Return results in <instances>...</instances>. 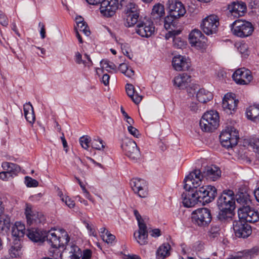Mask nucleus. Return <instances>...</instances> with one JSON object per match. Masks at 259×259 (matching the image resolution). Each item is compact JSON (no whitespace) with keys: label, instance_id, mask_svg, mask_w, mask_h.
<instances>
[{"label":"nucleus","instance_id":"6ab92c4d","mask_svg":"<svg viewBox=\"0 0 259 259\" xmlns=\"http://www.w3.org/2000/svg\"><path fill=\"white\" fill-rule=\"evenodd\" d=\"M233 230L235 236L239 238H247L252 232L250 226L240 220L234 222Z\"/></svg>","mask_w":259,"mask_h":259},{"label":"nucleus","instance_id":"5701e85b","mask_svg":"<svg viewBox=\"0 0 259 259\" xmlns=\"http://www.w3.org/2000/svg\"><path fill=\"white\" fill-rule=\"evenodd\" d=\"M228 9L235 17L243 16L247 10L246 4L242 2H233L228 5Z\"/></svg>","mask_w":259,"mask_h":259},{"label":"nucleus","instance_id":"9b49d317","mask_svg":"<svg viewBox=\"0 0 259 259\" xmlns=\"http://www.w3.org/2000/svg\"><path fill=\"white\" fill-rule=\"evenodd\" d=\"M119 1L121 7L124 6L125 0H104L100 6L101 13L107 17L112 16L119 8Z\"/></svg>","mask_w":259,"mask_h":259},{"label":"nucleus","instance_id":"4d7b16f0","mask_svg":"<svg viewBox=\"0 0 259 259\" xmlns=\"http://www.w3.org/2000/svg\"><path fill=\"white\" fill-rule=\"evenodd\" d=\"M121 112L124 116V119L126 120V121L130 124L132 125L134 123V120L130 117L127 113L124 111L123 108L121 107L120 108Z\"/></svg>","mask_w":259,"mask_h":259},{"label":"nucleus","instance_id":"052dcab7","mask_svg":"<svg viewBox=\"0 0 259 259\" xmlns=\"http://www.w3.org/2000/svg\"><path fill=\"white\" fill-rule=\"evenodd\" d=\"M84 224L85 225L86 228L88 230V231L89 232L90 235H92V236H93L94 237H96L97 236V233H96L95 229H94L91 226V225H90L88 222H84Z\"/></svg>","mask_w":259,"mask_h":259},{"label":"nucleus","instance_id":"c9c22d12","mask_svg":"<svg viewBox=\"0 0 259 259\" xmlns=\"http://www.w3.org/2000/svg\"><path fill=\"white\" fill-rule=\"evenodd\" d=\"M196 98L199 102L206 103L212 99L213 95L211 92L204 89H200L197 92Z\"/></svg>","mask_w":259,"mask_h":259},{"label":"nucleus","instance_id":"a18cd8bd","mask_svg":"<svg viewBox=\"0 0 259 259\" xmlns=\"http://www.w3.org/2000/svg\"><path fill=\"white\" fill-rule=\"evenodd\" d=\"M92 140L88 136H83L79 138V143L81 147L86 150L89 148V144H91Z\"/></svg>","mask_w":259,"mask_h":259},{"label":"nucleus","instance_id":"a211bd4d","mask_svg":"<svg viewBox=\"0 0 259 259\" xmlns=\"http://www.w3.org/2000/svg\"><path fill=\"white\" fill-rule=\"evenodd\" d=\"M131 186L134 192L141 198H145L148 195L147 182L142 179L134 178L131 181Z\"/></svg>","mask_w":259,"mask_h":259},{"label":"nucleus","instance_id":"5fc2aeb1","mask_svg":"<svg viewBox=\"0 0 259 259\" xmlns=\"http://www.w3.org/2000/svg\"><path fill=\"white\" fill-rule=\"evenodd\" d=\"M103 240L108 243H112L115 239V236L111 233L108 231H107L105 235H102Z\"/></svg>","mask_w":259,"mask_h":259},{"label":"nucleus","instance_id":"ea45409f","mask_svg":"<svg viewBox=\"0 0 259 259\" xmlns=\"http://www.w3.org/2000/svg\"><path fill=\"white\" fill-rule=\"evenodd\" d=\"M126 14V26L131 27L134 26L136 24H138V18L139 17V13H129Z\"/></svg>","mask_w":259,"mask_h":259},{"label":"nucleus","instance_id":"37998d69","mask_svg":"<svg viewBox=\"0 0 259 259\" xmlns=\"http://www.w3.org/2000/svg\"><path fill=\"white\" fill-rule=\"evenodd\" d=\"M91 146L93 148L97 150H103L105 145L103 141L99 137H97L92 140Z\"/></svg>","mask_w":259,"mask_h":259},{"label":"nucleus","instance_id":"e2e57ef3","mask_svg":"<svg viewBox=\"0 0 259 259\" xmlns=\"http://www.w3.org/2000/svg\"><path fill=\"white\" fill-rule=\"evenodd\" d=\"M150 235L153 237H158L161 235V231L159 229H154L149 231Z\"/></svg>","mask_w":259,"mask_h":259},{"label":"nucleus","instance_id":"b1692460","mask_svg":"<svg viewBox=\"0 0 259 259\" xmlns=\"http://www.w3.org/2000/svg\"><path fill=\"white\" fill-rule=\"evenodd\" d=\"M172 65L177 71L188 70L190 67V62L185 57L181 55H176L174 57Z\"/></svg>","mask_w":259,"mask_h":259},{"label":"nucleus","instance_id":"13d9d810","mask_svg":"<svg viewBox=\"0 0 259 259\" xmlns=\"http://www.w3.org/2000/svg\"><path fill=\"white\" fill-rule=\"evenodd\" d=\"M92 255V252L90 249H86L81 251V259H90Z\"/></svg>","mask_w":259,"mask_h":259},{"label":"nucleus","instance_id":"58836bf2","mask_svg":"<svg viewBox=\"0 0 259 259\" xmlns=\"http://www.w3.org/2000/svg\"><path fill=\"white\" fill-rule=\"evenodd\" d=\"M164 14L163 5L158 3L153 6L151 15L153 19H157L163 17Z\"/></svg>","mask_w":259,"mask_h":259},{"label":"nucleus","instance_id":"f704fd0d","mask_svg":"<svg viewBox=\"0 0 259 259\" xmlns=\"http://www.w3.org/2000/svg\"><path fill=\"white\" fill-rule=\"evenodd\" d=\"M247 118L252 121H256L259 120V105L250 106L246 111Z\"/></svg>","mask_w":259,"mask_h":259},{"label":"nucleus","instance_id":"c03bdc74","mask_svg":"<svg viewBox=\"0 0 259 259\" xmlns=\"http://www.w3.org/2000/svg\"><path fill=\"white\" fill-rule=\"evenodd\" d=\"M0 226L3 230L6 229H9L10 226V218L8 216L4 215L3 213L0 216Z\"/></svg>","mask_w":259,"mask_h":259},{"label":"nucleus","instance_id":"f03ea898","mask_svg":"<svg viewBox=\"0 0 259 259\" xmlns=\"http://www.w3.org/2000/svg\"><path fill=\"white\" fill-rule=\"evenodd\" d=\"M48 243L54 248H58L63 247L67 244L70 240V237L66 232L63 231L58 234L55 230H51L47 232H45V239Z\"/></svg>","mask_w":259,"mask_h":259},{"label":"nucleus","instance_id":"473e14b6","mask_svg":"<svg viewBox=\"0 0 259 259\" xmlns=\"http://www.w3.org/2000/svg\"><path fill=\"white\" fill-rule=\"evenodd\" d=\"M2 166L8 173L9 177H13L20 171V167L17 164L9 162H3Z\"/></svg>","mask_w":259,"mask_h":259},{"label":"nucleus","instance_id":"393cba45","mask_svg":"<svg viewBox=\"0 0 259 259\" xmlns=\"http://www.w3.org/2000/svg\"><path fill=\"white\" fill-rule=\"evenodd\" d=\"M238 103V100L227 94L223 100L222 107L227 113L231 114L237 109Z\"/></svg>","mask_w":259,"mask_h":259},{"label":"nucleus","instance_id":"bb28decb","mask_svg":"<svg viewBox=\"0 0 259 259\" xmlns=\"http://www.w3.org/2000/svg\"><path fill=\"white\" fill-rule=\"evenodd\" d=\"M191 81L190 75L186 73H182L175 77L174 84L180 89H184L190 86Z\"/></svg>","mask_w":259,"mask_h":259},{"label":"nucleus","instance_id":"0e129e2a","mask_svg":"<svg viewBox=\"0 0 259 259\" xmlns=\"http://www.w3.org/2000/svg\"><path fill=\"white\" fill-rule=\"evenodd\" d=\"M38 26L40 27V34L42 39H44L46 37V29L45 25L39 22L38 24Z\"/></svg>","mask_w":259,"mask_h":259},{"label":"nucleus","instance_id":"3c124183","mask_svg":"<svg viewBox=\"0 0 259 259\" xmlns=\"http://www.w3.org/2000/svg\"><path fill=\"white\" fill-rule=\"evenodd\" d=\"M77 27L80 31H82L85 35L89 36L91 34V32L86 22L81 24H78Z\"/></svg>","mask_w":259,"mask_h":259},{"label":"nucleus","instance_id":"6e6552de","mask_svg":"<svg viewBox=\"0 0 259 259\" xmlns=\"http://www.w3.org/2000/svg\"><path fill=\"white\" fill-rule=\"evenodd\" d=\"M217 205L219 209L234 210L235 199L233 191L230 190L224 191L218 199Z\"/></svg>","mask_w":259,"mask_h":259},{"label":"nucleus","instance_id":"c85d7f7f","mask_svg":"<svg viewBox=\"0 0 259 259\" xmlns=\"http://www.w3.org/2000/svg\"><path fill=\"white\" fill-rule=\"evenodd\" d=\"M217 219L221 223H227L232 221L234 215V210L231 209H219Z\"/></svg>","mask_w":259,"mask_h":259},{"label":"nucleus","instance_id":"1a4fd4ad","mask_svg":"<svg viewBox=\"0 0 259 259\" xmlns=\"http://www.w3.org/2000/svg\"><path fill=\"white\" fill-rule=\"evenodd\" d=\"M238 214L239 220L246 223H254L259 220V212L249 206L239 208Z\"/></svg>","mask_w":259,"mask_h":259},{"label":"nucleus","instance_id":"20e7f679","mask_svg":"<svg viewBox=\"0 0 259 259\" xmlns=\"http://www.w3.org/2000/svg\"><path fill=\"white\" fill-rule=\"evenodd\" d=\"M198 202L203 204L212 201L217 194V189L213 186H203L194 190Z\"/></svg>","mask_w":259,"mask_h":259},{"label":"nucleus","instance_id":"423d86ee","mask_svg":"<svg viewBox=\"0 0 259 259\" xmlns=\"http://www.w3.org/2000/svg\"><path fill=\"white\" fill-rule=\"evenodd\" d=\"M192 221L201 227H207L211 221L210 210L206 208H198L192 213Z\"/></svg>","mask_w":259,"mask_h":259},{"label":"nucleus","instance_id":"49530a36","mask_svg":"<svg viewBox=\"0 0 259 259\" xmlns=\"http://www.w3.org/2000/svg\"><path fill=\"white\" fill-rule=\"evenodd\" d=\"M127 0H125V3L127 2ZM126 3L125 4V6L126 8L125 9V12L126 14L129 13H134L139 12L138 10V6L134 3H129L127 5H126Z\"/></svg>","mask_w":259,"mask_h":259},{"label":"nucleus","instance_id":"0eeeda50","mask_svg":"<svg viewBox=\"0 0 259 259\" xmlns=\"http://www.w3.org/2000/svg\"><path fill=\"white\" fill-rule=\"evenodd\" d=\"M134 214L138 221L139 227L138 235L136 236V233H135L134 237L140 245H145L148 243V232L147 227L137 210L135 209L134 210Z\"/></svg>","mask_w":259,"mask_h":259},{"label":"nucleus","instance_id":"7c9ffc66","mask_svg":"<svg viewBox=\"0 0 259 259\" xmlns=\"http://www.w3.org/2000/svg\"><path fill=\"white\" fill-rule=\"evenodd\" d=\"M25 227L24 224L20 222H16L12 228V235L15 239H19L25 234Z\"/></svg>","mask_w":259,"mask_h":259},{"label":"nucleus","instance_id":"603ef678","mask_svg":"<svg viewBox=\"0 0 259 259\" xmlns=\"http://www.w3.org/2000/svg\"><path fill=\"white\" fill-rule=\"evenodd\" d=\"M258 249L257 248H253L250 250H245L243 251L244 256L246 257L251 258L255 255L257 254Z\"/></svg>","mask_w":259,"mask_h":259},{"label":"nucleus","instance_id":"412c9836","mask_svg":"<svg viewBox=\"0 0 259 259\" xmlns=\"http://www.w3.org/2000/svg\"><path fill=\"white\" fill-rule=\"evenodd\" d=\"M81 256V250L76 245H67L60 254L61 259H79Z\"/></svg>","mask_w":259,"mask_h":259},{"label":"nucleus","instance_id":"c756f323","mask_svg":"<svg viewBox=\"0 0 259 259\" xmlns=\"http://www.w3.org/2000/svg\"><path fill=\"white\" fill-rule=\"evenodd\" d=\"M181 32V31L180 30H171L165 35V38L166 39H168L170 37H172L174 45L177 48H181L185 45V42L182 40L180 37L177 36Z\"/></svg>","mask_w":259,"mask_h":259},{"label":"nucleus","instance_id":"dca6fc26","mask_svg":"<svg viewBox=\"0 0 259 259\" xmlns=\"http://www.w3.org/2000/svg\"><path fill=\"white\" fill-rule=\"evenodd\" d=\"M25 214L27 224L29 225L43 223L46 220L41 212L33 210L31 205L28 204L26 205Z\"/></svg>","mask_w":259,"mask_h":259},{"label":"nucleus","instance_id":"cd10ccee","mask_svg":"<svg viewBox=\"0 0 259 259\" xmlns=\"http://www.w3.org/2000/svg\"><path fill=\"white\" fill-rule=\"evenodd\" d=\"M26 235L33 242L44 241L45 240V232L38 229H28Z\"/></svg>","mask_w":259,"mask_h":259},{"label":"nucleus","instance_id":"72a5a7b5","mask_svg":"<svg viewBox=\"0 0 259 259\" xmlns=\"http://www.w3.org/2000/svg\"><path fill=\"white\" fill-rule=\"evenodd\" d=\"M23 110L24 116L27 121L30 123H34L35 117L33 107L30 102L27 103L24 105Z\"/></svg>","mask_w":259,"mask_h":259},{"label":"nucleus","instance_id":"774afa93","mask_svg":"<svg viewBox=\"0 0 259 259\" xmlns=\"http://www.w3.org/2000/svg\"><path fill=\"white\" fill-rule=\"evenodd\" d=\"M243 257H245L243 252H238L237 254L231 256L232 259H242Z\"/></svg>","mask_w":259,"mask_h":259},{"label":"nucleus","instance_id":"2f4dec72","mask_svg":"<svg viewBox=\"0 0 259 259\" xmlns=\"http://www.w3.org/2000/svg\"><path fill=\"white\" fill-rule=\"evenodd\" d=\"M125 90L128 96L136 104H138L140 103L142 99V96H140L135 91L133 84L127 83L125 86Z\"/></svg>","mask_w":259,"mask_h":259},{"label":"nucleus","instance_id":"2eb2a0df","mask_svg":"<svg viewBox=\"0 0 259 259\" xmlns=\"http://www.w3.org/2000/svg\"><path fill=\"white\" fill-rule=\"evenodd\" d=\"M155 27L153 22L148 19H144L138 22L136 32L142 37H149L154 34Z\"/></svg>","mask_w":259,"mask_h":259},{"label":"nucleus","instance_id":"aec40b11","mask_svg":"<svg viewBox=\"0 0 259 259\" xmlns=\"http://www.w3.org/2000/svg\"><path fill=\"white\" fill-rule=\"evenodd\" d=\"M169 5V13L170 16L175 18H179L183 16L186 13V10L183 4L178 1L174 0H169L168 1Z\"/></svg>","mask_w":259,"mask_h":259},{"label":"nucleus","instance_id":"a19ab883","mask_svg":"<svg viewBox=\"0 0 259 259\" xmlns=\"http://www.w3.org/2000/svg\"><path fill=\"white\" fill-rule=\"evenodd\" d=\"M249 146L255 153L256 160L259 161V138H251L249 141Z\"/></svg>","mask_w":259,"mask_h":259},{"label":"nucleus","instance_id":"de8ad7c7","mask_svg":"<svg viewBox=\"0 0 259 259\" xmlns=\"http://www.w3.org/2000/svg\"><path fill=\"white\" fill-rule=\"evenodd\" d=\"M177 18H174L172 16H167L164 19V27L166 29H169L171 28V26H174L175 22L174 20Z\"/></svg>","mask_w":259,"mask_h":259},{"label":"nucleus","instance_id":"f3484780","mask_svg":"<svg viewBox=\"0 0 259 259\" xmlns=\"http://www.w3.org/2000/svg\"><path fill=\"white\" fill-rule=\"evenodd\" d=\"M232 78L238 84H248L253 77L251 71L245 68H239L235 71L232 75Z\"/></svg>","mask_w":259,"mask_h":259},{"label":"nucleus","instance_id":"8fccbe9b","mask_svg":"<svg viewBox=\"0 0 259 259\" xmlns=\"http://www.w3.org/2000/svg\"><path fill=\"white\" fill-rule=\"evenodd\" d=\"M19 246H12L9 250V254L12 258L17 257L20 256L21 250Z\"/></svg>","mask_w":259,"mask_h":259},{"label":"nucleus","instance_id":"f257e3e1","mask_svg":"<svg viewBox=\"0 0 259 259\" xmlns=\"http://www.w3.org/2000/svg\"><path fill=\"white\" fill-rule=\"evenodd\" d=\"M220 118L218 112L210 110L205 112L200 121V126L206 132H212L219 125Z\"/></svg>","mask_w":259,"mask_h":259},{"label":"nucleus","instance_id":"4468645a","mask_svg":"<svg viewBox=\"0 0 259 259\" xmlns=\"http://www.w3.org/2000/svg\"><path fill=\"white\" fill-rule=\"evenodd\" d=\"M121 147L124 154L133 160H137L140 156L137 144L131 139H125L122 141Z\"/></svg>","mask_w":259,"mask_h":259},{"label":"nucleus","instance_id":"79ce46f5","mask_svg":"<svg viewBox=\"0 0 259 259\" xmlns=\"http://www.w3.org/2000/svg\"><path fill=\"white\" fill-rule=\"evenodd\" d=\"M100 64L102 67L106 71L110 72V70H112L114 72H116V66L113 62L107 59H103L101 61Z\"/></svg>","mask_w":259,"mask_h":259},{"label":"nucleus","instance_id":"680f3d73","mask_svg":"<svg viewBox=\"0 0 259 259\" xmlns=\"http://www.w3.org/2000/svg\"><path fill=\"white\" fill-rule=\"evenodd\" d=\"M189 88H187V92L189 96L190 97H193L194 95L197 92L196 91L197 89V87H195V85H194L193 87H189Z\"/></svg>","mask_w":259,"mask_h":259},{"label":"nucleus","instance_id":"a878e982","mask_svg":"<svg viewBox=\"0 0 259 259\" xmlns=\"http://www.w3.org/2000/svg\"><path fill=\"white\" fill-rule=\"evenodd\" d=\"M182 202L186 207H191L194 206L198 203V199L194 192V190H186L182 194Z\"/></svg>","mask_w":259,"mask_h":259},{"label":"nucleus","instance_id":"7ed1b4c3","mask_svg":"<svg viewBox=\"0 0 259 259\" xmlns=\"http://www.w3.org/2000/svg\"><path fill=\"white\" fill-rule=\"evenodd\" d=\"M238 131L233 126H227L220 135L222 145L227 148L236 146L239 139Z\"/></svg>","mask_w":259,"mask_h":259},{"label":"nucleus","instance_id":"ddd939ff","mask_svg":"<svg viewBox=\"0 0 259 259\" xmlns=\"http://www.w3.org/2000/svg\"><path fill=\"white\" fill-rule=\"evenodd\" d=\"M202 179L203 178L201 177V171L199 169L194 170L184 179V189L186 190H195L201 185Z\"/></svg>","mask_w":259,"mask_h":259},{"label":"nucleus","instance_id":"9d476101","mask_svg":"<svg viewBox=\"0 0 259 259\" xmlns=\"http://www.w3.org/2000/svg\"><path fill=\"white\" fill-rule=\"evenodd\" d=\"M189 39L191 46L201 52H204L207 48V38L198 29L193 30L189 34Z\"/></svg>","mask_w":259,"mask_h":259},{"label":"nucleus","instance_id":"bf43d9fd","mask_svg":"<svg viewBox=\"0 0 259 259\" xmlns=\"http://www.w3.org/2000/svg\"><path fill=\"white\" fill-rule=\"evenodd\" d=\"M127 130L128 132L132 135H133L135 137L138 138V136L139 135V132L136 128L132 126V125H130L127 127Z\"/></svg>","mask_w":259,"mask_h":259},{"label":"nucleus","instance_id":"39448f33","mask_svg":"<svg viewBox=\"0 0 259 259\" xmlns=\"http://www.w3.org/2000/svg\"><path fill=\"white\" fill-rule=\"evenodd\" d=\"M231 28L234 35L242 38L250 35L254 29L250 22L242 20L235 21L231 24Z\"/></svg>","mask_w":259,"mask_h":259},{"label":"nucleus","instance_id":"6e6d98bb","mask_svg":"<svg viewBox=\"0 0 259 259\" xmlns=\"http://www.w3.org/2000/svg\"><path fill=\"white\" fill-rule=\"evenodd\" d=\"M62 201L65 202L66 205L68 206V207H69L70 208H73L75 206L74 201L67 196L65 197H62Z\"/></svg>","mask_w":259,"mask_h":259},{"label":"nucleus","instance_id":"4c0bfd02","mask_svg":"<svg viewBox=\"0 0 259 259\" xmlns=\"http://www.w3.org/2000/svg\"><path fill=\"white\" fill-rule=\"evenodd\" d=\"M74 60L77 64H82L84 66L88 67H90L93 65V63L90 56L87 54H84L83 59L81 54L78 52H76L74 56Z\"/></svg>","mask_w":259,"mask_h":259},{"label":"nucleus","instance_id":"e433bc0d","mask_svg":"<svg viewBox=\"0 0 259 259\" xmlns=\"http://www.w3.org/2000/svg\"><path fill=\"white\" fill-rule=\"evenodd\" d=\"M170 246L168 243H163L157 249L156 253L157 259H164L170 255Z\"/></svg>","mask_w":259,"mask_h":259},{"label":"nucleus","instance_id":"69168bd1","mask_svg":"<svg viewBox=\"0 0 259 259\" xmlns=\"http://www.w3.org/2000/svg\"><path fill=\"white\" fill-rule=\"evenodd\" d=\"M128 67L126 64L121 63L119 65V70L122 73L124 74L126 72V71Z\"/></svg>","mask_w":259,"mask_h":259},{"label":"nucleus","instance_id":"338daca9","mask_svg":"<svg viewBox=\"0 0 259 259\" xmlns=\"http://www.w3.org/2000/svg\"><path fill=\"white\" fill-rule=\"evenodd\" d=\"M110 79V76L108 74H104L102 77V82L105 85H107L109 84Z\"/></svg>","mask_w":259,"mask_h":259},{"label":"nucleus","instance_id":"f8f14e48","mask_svg":"<svg viewBox=\"0 0 259 259\" xmlns=\"http://www.w3.org/2000/svg\"><path fill=\"white\" fill-rule=\"evenodd\" d=\"M219 25V19L217 16L210 15L202 20L200 26L207 35L215 33Z\"/></svg>","mask_w":259,"mask_h":259},{"label":"nucleus","instance_id":"09e8293b","mask_svg":"<svg viewBox=\"0 0 259 259\" xmlns=\"http://www.w3.org/2000/svg\"><path fill=\"white\" fill-rule=\"evenodd\" d=\"M220 228L217 225H212L209 232L208 235L211 238L218 237L220 234Z\"/></svg>","mask_w":259,"mask_h":259},{"label":"nucleus","instance_id":"4be33fe9","mask_svg":"<svg viewBox=\"0 0 259 259\" xmlns=\"http://www.w3.org/2000/svg\"><path fill=\"white\" fill-rule=\"evenodd\" d=\"M221 170L214 165L207 166L201 172L202 178L210 181L217 180L221 177Z\"/></svg>","mask_w":259,"mask_h":259},{"label":"nucleus","instance_id":"864d4df0","mask_svg":"<svg viewBox=\"0 0 259 259\" xmlns=\"http://www.w3.org/2000/svg\"><path fill=\"white\" fill-rule=\"evenodd\" d=\"M25 183L29 187H35L38 185V182L36 180L28 176L25 177Z\"/></svg>","mask_w":259,"mask_h":259}]
</instances>
